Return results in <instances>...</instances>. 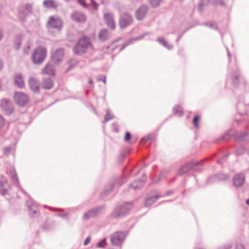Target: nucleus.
Returning <instances> with one entry per match:
<instances>
[{"instance_id":"62","label":"nucleus","mask_w":249,"mask_h":249,"mask_svg":"<svg viewBox=\"0 0 249 249\" xmlns=\"http://www.w3.org/2000/svg\"><path fill=\"white\" fill-rule=\"evenodd\" d=\"M20 42H18L16 43V48L17 49H18L20 47Z\"/></svg>"},{"instance_id":"57","label":"nucleus","mask_w":249,"mask_h":249,"mask_svg":"<svg viewBox=\"0 0 249 249\" xmlns=\"http://www.w3.org/2000/svg\"><path fill=\"white\" fill-rule=\"evenodd\" d=\"M167 173H168V171L167 170L162 171V172L161 173L160 177H164L165 174H166Z\"/></svg>"},{"instance_id":"28","label":"nucleus","mask_w":249,"mask_h":249,"mask_svg":"<svg viewBox=\"0 0 249 249\" xmlns=\"http://www.w3.org/2000/svg\"><path fill=\"white\" fill-rule=\"evenodd\" d=\"M53 85V81L51 78H44L42 88L45 89H51Z\"/></svg>"},{"instance_id":"27","label":"nucleus","mask_w":249,"mask_h":249,"mask_svg":"<svg viewBox=\"0 0 249 249\" xmlns=\"http://www.w3.org/2000/svg\"><path fill=\"white\" fill-rule=\"evenodd\" d=\"M7 182L6 178L2 175H0V195L4 196L6 194L7 190L2 188V187L7 183Z\"/></svg>"},{"instance_id":"51","label":"nucleus","mask_w":249,"mask_h":249,"mask_svg":"<svg viewBox=\"0 0 249 249\" xmlns=\"http://www.w3.org/2000/svg\"><path fill=\"white\" fill-rule=\"evenodd\" d=\"M235 249H245L244 246L241 244H237Z\"/></svg>"},{"instance_id":"42","label":"nucleus","mask_w":249,"mask_h":249,"mask_svg":"<svg viewBox=\"0 0 249 249\" xmlns=\"http://www.w3.org/2000/svg\"><path fill=\"white\" fill-rule=\"evenodd\" d=\"M161 0H150V2L153 7H156L160 5Z\"/></svg>"},{"instance_id":"2","label":"nucleus","mask_w":249,"mask_h":249,"mask_svg":"<svg viewBox=\"0 0 249 249\" xmlns=\"http://www.w3.org/2000/svg\"><path fill=\"white\" fill-rule=\"evenodd\" d=\"M92 47V44L89 37H81L73 47V53L76 55H81L85 54L88 49Z\"/></svg>"},{"instance_id":"37","label":"nucleus","mask_w":249,"mask_h":249,"mask_svg":"<svg viewBox=\"0 0 249 249\" xmlns=\"http://www.w3.org/2000/svg\"><path fill=\"white\" fill-rule=\"evenodd\" d=\"M204 24L205 26L208 27L212 29L217 30L218 29L216 23L214 22L205 23Z\"/></svg>"},{"instance_id":"50","label":"nucleus","mask_w":249,"mask_h":249,"mask_svg":"<svg viewBox=\"0 0 249 249\" xmlns=\"http://www.w3.org/2000/svg\"><path fill=\"white\" fill-rule=\"evenodd\" d=\"M126 180V178L124 176H123L122 177V178L118 181V183H119L120 185H122L123 184H124Z\"/></svg>"},{"instance_id":"53","label":"nucleus","mask_w":249,"mask_h":249,"mask_svg":"<svg viewBox=\"0 0 249 249\" xmlns=\"http://www.w3.org/2000/svg\"><path fill=\"white\" fill-rule=\"evenodd\" d=\"M90 241V237H89V236L87 237L85 239V241H84V245L85 246L87 245L89 243Z\"/></svg>"},{"instance_id":"35","label":"nucleus","mask_w":249,"mask_h":249,"mask_svg":"<svg viewBox=\"0 0 249 249\" xmlns=\"http://www.w3.org/2000/svg\"><path fill=\"white\" fill-rule=\"evenodd\" d=\"M114 118V115L112 114L110 111L109 109H107L106 111V114L105 116V120L104 122H107L110 120Z\"/></svg>"},{"instance_id":"13","label":"nucleus","mask_w":249,"mask_h":249,"mask_svg":"<svg viewBox=\"0 0 249 249\" xmlns=\"http://www.w3.org/2000/svg\"><path fill=\"white\" fill-rule=\"evenodd\" d=\"M240 77V71L237 68H236L235 70L230 73L229 78L231 81V84L234 87H236L239 84Z\"/></svg>"},{"instance_id":"24","label":"nucleus","mask_w":249,"mask_h":249,"mask_svg":"<svg viewBox=\"0 0 249 249\" xmlns=\"http://www.w3.org/2000/svg\"><path fill=\"white\" fill-rule=\"evenodd\" d=\"M147 8L145 5H142L136 11V18L138 20H142L144 17Z\"/></svg>"},{"instance_id":"3","label":"nucleus","mask_w":249,"mask_h":249,"mask_svg":"<svg viewBox=\"0 0 249 249\" xmlns=\"http://www.w3.org/2000/svg\"><path fill=\"white\" fill-rule=\"evenodd\" d=\"M47 56L46 49L41 46L36 48L32 55V60L35 64H41Z\"/></svg>"},{"instance_id":"29","label":"nucleus","mask_w":249,"mask_h":249,"mask_svg":"<svg viewBox=\"0 0 249 249\" xmlns=\"http://www.w3.org/2000/svg\"><path fill=\"white\" fill-rule=\"evenodd\" d=\"M43 6L49 9H55L57 7V4L53 0H44Z\"/></svg>"},{"instance_id":"43","label":"nucleus","mask_w":249,"mask_h":249,"mask_svg":"<svg viewBox=\"0 0 249 249\" xmlns=\"http://www.w3.org/2000/svg\"><path fill=\"white\" fill-rule=\"evenodd\" d=\"M199 119H200V117L199 116H195V117L194 118V119H193V124H194V126L196 128H197L199 126V124H198V121L199 120Z\"/></svg>"},{"instance_id":"52","label":"nucleus","mask_w":249,"mask_h":249,"mask_svg":"<svg viewBox=\"0 0 249 249\" xmlns=\"http://www.w3.org/2000/svg\"><path fill=\"white\" fill-rule=\"evenodd\" d=\"M98 80L106 82V77L105 75H100V77L98 78Z\"/></svg>"},{"instance_id":"19","label":"nucleus","mask_w":249,"mask_h":249,"mask_svg":"<svg viewBox=\"0 0 249 249\" xmlns=\"http://www.w3.org/2000/svg\"><path fill=\"white\" fill-rule=\"evenodd\" d=\"M245 181V176L243 173L236 174L233 178V183L235 187L243 186Z\"/></svg>"},{"instance_id":"40","label":"nucleus","mask_w":249,"mask_h":249,"mask_svg":"<svg viewBox=\"0 0 249 249\" xmlns=\"http://www.w3.org/2000/svg\"><path fill=\"white\" fill-rule=\"evenodd\" d=\"M106 238H104L97 243V247L100 248H103L106 246Z\"/></svg>"},{"instance_id":"64","label":"nucleus","mask_w":249,"mask_h":249,"mask_svg":"<svg viewBox=\"0 0 249 249\" xmlns=\"http://www.w3.org/2000/svg\"><path fill=\"white\" fill-rule=\"evenodd\" d=\"M3 62L1 60H0V70L2 69L3 68Z\"/></svg>"},{"instance_id":"9","label":"nucleus","mask_w":249,"mask_h":249,"mask_svg":"<svg viewBox=\"0 0 249 249\" xmlns=\"http://www.w3.org/2000/svg\"><path fill=\"white\" fill-rule=\"evenodd\" d=\"M14 99L15 103L20 107H25L29 102L28 94H15Z\"/></svg>"},{"instance_id":"4","label":"nucleus","mask_w":249,"mask_h":249,"mask_svg":"<svg viewBox=\"0 0 249 249\" xmlns=\"http://www.w3.org/2000/svg\"><path fill=\"white\" fill-rule=\"evenodd\" d=\"M126 234L125 232L116 231L111 235L110 240L111 244L116 246H121L123 244Z\"/></svg>"},{"instance_id":"10","label":"nucleus","mask_w":249,"mask_h":249,"mask_svg":"<svg viewBox=\"0 0 249 249\" xmlns=\"http://www.w3.org/2000/svg\"><path fill=\"white\" fill-rule=\"evenodd\" d=\"M203 162V161L200 162L191 161L187 164L183 165L182 167L179 169L178 172V175H182L183 174L186 173L191 168H193L194 170H196L195 168L196 166H199Z\"/></svg>"},{"instance_id":"14","label":"nucleus","mask_w":249,"mask_h":249,"mask_svg":"<svg viewBox=\"0 0 249 249\" xmlns=\"http://www.w3.org/2000/svg\"><path fill=\"white\" fill-rule=\"evenodd\" d=\"M27 204L30 212V214H31L33 216H36L39 215L38 204L36 202L30 199L27 201Z\"/></svg>"},{"instance_id":"30","label":"nucleus","mask_w":249,"mask_h":249,"mask_svg":"<svg viewBox=\"0 0 249 249\" xmlns=\"http://www.w3.org/2000/svg\"><path fill=\"white\" fill-rule=\"evenodd\" d=\"M114 185H115L114 183H110L107 185L106 186L104 190L101 193V196L103 197L106 196L108 195V194L112 190V189L114 188Z\"/></svg>"},{"instance_id":"61","label":"nucleus","mask_w":249,"mask_h":249,"mask_svg":"<svg viewBox=\"0 0 249 249\" xmlns=\"http://www.w3.org/2000/svg\"><path fill=\"white\" fill-rule=\"evenodd\" d=\"M49 209H50L51 210H55V211H63V209H54V208H51V207H49Z\"/></svg>"},{"instance_id":"48","label":"nucleus","mask_w":249,"mask_h":249,"mask_svg":"<svg viewBox=\"0 0 249 249\" xmlns=\"http://www.w3.org/2000/svg\"><path fill=\"white\" fill-rule=\"evenodd\" d=\"M90 1L92 8L94 10H97L99 6L98 3L94 0H90Z\"/></svg>"},{"instance_id":"58","label":"nucleus","mask_w":249,"mask_h":249,"mask_svg":"<svg viewBox=\"0 0 249 249\" xmlns=\"http://www.w3.org/2000/svg\"><path fill=\"white\" fill-rule=\"evenodd\" d=\"M173 193V190H169V191H168L166 192V195L167 196H170V195H171Z\"/></svg>"},{"instance_id":"32","label":"nucleus","mask_w":249,"mask_h":249,"mask_svg":"<svg viewBox=\"0 0 249 249\" xmlns=\"http://www.w3.org/2000/svg\"><path fill=\"white\" fill-rule=\"evenodd\" d=\"M157 41L168 50H171L173 48L172 45L169 44L163 37L158 38L157 39Z\"/></svg>"},{"instance_id":"15","label":"nucleus","mask_w":249,"mask_h":249,"mask_svg":"<svg viewBox=\"0 0 249 249\" xmlns=\"http://www.w3.org/2000/svg\"><path fill=\"white\" fill-rule=\"evenodd\" d=\"M104 19L107 25L111 30L116 28V24L114 19V15L112 13H106L104 15Z\"/></svg>"},{"instance_id":"47","label":"nucleus","mask_w":249,"mask_h":249,"mask_svg":"<svg viewBox=\"0 0 249 249\" xmlns=\"http://www.w3.org/2000/svg\"><path fill=\"white\" fill-rule=\"evenodd\" d=\"M13 146H10L8 147H6L3 149V153L5 155H8L9 153V152L11 151Z\"/></svg>"},{"instance_id":"39","label":"nucleus","mask_w":249,"mask_h":249,"mask_svg":"<svg viewBox=\"0 0 249 249\" xmlns=\"http://www.w3.org/2000/svg\"><path fill=\"white\" fill-rule=\"evenodd\" d=\"M154 135L152 134H149L145 137L142 138L141 140V142L144 143L147 141L153 139Z\"/></svg>"},{"instance_id":"18","label":"nucleus","mask_w":249,"mask_h":249,"mask_svg":"<svg viewBox=\"0 0 249 249\" xmlns=\"http://www.w3.org/2000/svg\"><path fill=\"white\" fill-rule=\"evenodd\" d=\"M64 53V50L59 48L56 50L52 55V60L55 64L60 63L63 58Z\"/></svg>"},{"instance_id":"17","label":"nucleus","mask_w":249,"mask_h":249,"mask_svg":"<svg viewBox=\"0 0 249 249\" xmlns=\"http://www.w3.org/2000/svg\"><path fill=\"white\" fill-rule=\"evenodd\" d=\"M10 178H11L13 182L15 184V185L17 187L18 189H20L21 191L26 194V192L25 191L22 189L21 185L19 183V181L17 174V173L14 168H11L10 171L8 172Z\"/></svg>"},{"instance_id":"46","label":"nucleus","mask_w":249,"mask_h":249,"mask_svg":"<svg viewBox=\"0 0 249 249\" xmlns=\"http://www.w3.org/2000/svg\"><path fill=\"white\" fill-rule=\"evenodd\" d=\"M78 3L83 6L85 8H87L89 7L88 4L86 2L85 0H77Z\"/></svg>"},{"instance_id":"41","label":"nucleus","mask_w":249,"mask_h":249,"mask_svg":"<svg viewBox=\"0 0 249 249\" xmlns=\"http://www.w3.org/2000/svg\"><path fill=\"white\" fill-rule=\"evenodd\" d=\"M211 4L213 5H225L223 0H211Z\"/></svg>"},{"instance_id":"45","label":"nucleus","mask_w":249,"mask_h":249,"mask_svg":"<svg viewBox=\"0 0 249 249\" xmlns=\"http://www.w3.org/2000/svg\"><path fill=\"white\" fill-rule=\"evenodd\" d=\"M232 245L231 244L229 243L226 245H224L220 246L218 249H231Z\"/></svg>"},{"instance_id":"56","label":"nucleus","mask_w":249,"mask_h":249,"mask_svg":"<svg viewBox=\"0 0 249 249\" xmlns=\"http://www.w3.org/2000/svg\"><path fill=\"white\" fill-rule=\"evenodd\" d=\"M57 215L61 217H66L68 216V213H59L57 214Z\"/></svg>"},{"instance_id":"12","label":"nucleus","mask_w":249,"mask_h":249,"mask_svg":"<svg viewBox=\"0 0 249 249\" xmlns=\"http://www.w3.org/2000/svg\"><path fill=\"white\" fill-rule=\"evenodd\" d=\"M48 24L50 27L60 31L62 27L63 22L61 19L57 17H51L48 19Z\"/></svg>"},{"instance_id":"22","label":"nucleus","mask_w":249,"mask_h":249,"mask_svg":"<svg viewBox=\"0 0 249 249\" xmlns=\"http://www.w3.org/2000/svg\"><path fill=\"white\" fill-rule=\"evenodd\" d=\"M148 34V33H145L141 36L129 39L126 42H125V43L123 45V46L120 48V51L123 50L127 46L134 43L135 41L143 39L144 36L147 35Z\"/></svg>"},{"instance_id":"26","label":"nucleus","mask_w":249,"mask_h":249,"mask_svg":"<svg viewBox=\"0 0 249 249\" xmlns=\"http://www.w3.org/2000/svg\"><path fill=\"white\" fill-rule=\"evenodd\" d=\"M42 72L50 76H53L55 74L53 66L49 64H47L42 70Z\"/></svg>"},{"instance_id":"60","label":"nucleus","mask_w":249,"mask_h":249,"mask_svg":"<svg viewBox=\"0 0 249 249\" xmlns=\"http://www.w3.org/2000/svg\"><path fill=\"white\" fill-rule=\"evenodd\" d=\"M72 69V67H71L70 65H69L68 68L66 70L65 72H68Z\"/></svg>"},{"instance_id":"31","label":"nucleus","mask_w":249,"mask_h":249,"mask_svg":"<svg viewBox=\"0 0 249 249\" xmlns=\"http://www.w3.org/2000/svg\"><path fill=\"white\" fill-rule=\"evenodd\" d=\"M160 197H161L160 196L156 195L147 198L145 202V206L146 207L151 206Z\"/></svg>"},{"instance_id":"20","label":"nucleus","mask_w":249,"mask_h":249,"mask_svg":"<svg viewBox=\"0 0 249 249\" xmlns=\"http://www.w3.org/2000/svg\"><path fill=\"white\" fill-rule=\"evenodd\" d=\"M30 89L35 92L39 91V84L37 80L34 77H30L28 81Z\"/></svg>"},{"instance_id":"7","label":"nucleus","mask_w":249,"mask_h":249,"mask_svg":"<svg viewBox=\"0 0 249 249\" xmlns=\"http://www.w3.org/2000/svg\"><path fill=\"white\" fill-rule=\"evenodd\" d=\"M0 107L1 109L7 115L12 114L14 111V107L11 101L7 99L1 100Z\"/></svg>"},{"instance_id":"59","label":"nucleus","mask_w":249,"mask_h":249,"mask_svg":"<svg viewBox=\"0 0 249 249\" xmlns=\"http://www.w3.org/2000/svg\"><path fill=\"white\" fill-rule=\"evenodd\" d=\"M86 106H87V107H89V106H90L92 108V109H93V110L94 111L95 113L97 114V113L96 112V111L95 110L94 108H93V107L89 103H87L86 104Z\"/></svg>"},{"instance_id":"23","label":"nucleus","mask_w":249,"mask_h":249,"mask_svg":"<svg viewBox=\"0 0 249 249\" xmlns=\"http://www.w3.org/2000/svg\"><path fill=\"white\" fill-rule=\"evenodd\" d=\"M14 84L20 89L24 87V82L23 79L22 75L20 73H17L14 76Z\"/></svg>"},{"instance_id":"44","label":"nucleus","mask_w":249,"mask_h":249,"mask_svg":"<svg viewBox=\"0 0 249 249\" xmlns=\"http://www.w3.org/2000/svg\"><path fill=\"white\" fill-rule=\"evenodd\" d=\"M78 63V61L75 59H71L69 60L68 62V64L70 65L71 67L73 68Z\"/></svg>"},{"instance_id":"34","label":"nucleus","mask_w":249,"mask_h":249,"mask_svg":"<svg viewBox=\"0 0 249 249\" xmlns=\"http://www.w3.org/2000/svg\"><path fill=\"white\" fill-rule=\"evenodd\" d=\"M211 0H201L198 5V9L200 12L203 10V6L211 4Z\"/></svg>"},{"instance_id":"38","label":"nucleus","mask_w":249,"mask_h":249,"mask_svg":"<svg viewBox=\"0 0 249 249\" xmlns=\"http://www.w3.org/2000/svg\"><path fill=\"white\" fill-rule=\"evenodd\" d=\"M245 150V148L244 146L241 145L238 147L235 151L236 154L238 156L241 155L244 153Z\"/></svg>"},{"instance_id":"16","label":"nucleus","mask_w":249,"mask_h":249,"mask_svg":"<svg viewBox=\"0 0 249 249\" xmlns=\"http://www.w3.org/2000/svg\"><path fill=\"white\" fill-rule=\"evenodd\" d=\"M71 18L72 20L76 22L83 23L85 22L87 18L83 12L79 11H75L71 14Z\"/></svg>"},{"instance_id":"11","label":"nucleus","mask_w":249,"mask_h":249,"mask_svg":"<svg viewBox=\"0 0 249 249\" xmlns=\"http://www.w3.org/2000/svg\"><path fill=\"white\" fill-rule=\"evenodd\" d=\"M132 22V17L128 13L122 14L119 19V25L121 28H125Z\"/></svg>"},{"instance_id":"63","label":"nucleus","mask_w":249,"mask_h":249,"mask_svg":"<svg viewBox=\"0 0 249 249\" xmlns=\"http://www.w3.org/2000/svg\"><path fill=\"white\" fill-rule=\"evenodd\" d=\"M184 32H183L182 33H181L180 36H178V37L177 38V39L176 40V42H178L179 40L180 39V38H181V37L182 36V35L183 34Z\"/></svg>"},{"instance_id":"54","label":"nucleus","mask_w":249,"mask_h":249,"mask_svg":"<svg viewBox=\"0 0 249 249\" xmlns=\"http://www.w3.org/2000/svg\"><path fill=\"white\" fill-rule=\"evenodd\" d=\"M3 124H4L3 119L2 117L1 116V115L0 114V130L2 128Z\"/></svg>"},{"instance_id":"8","label":"nucleus","mask_w":249,"mask_h":249,"mask_svg":"<svg viewBox=\"0 0 249 249\" xmlns=\"http://www.w3.org/2000/svg\"><path fill=\"white\" fill-rule=\"evenodd\" d=\"M32 11V5L31 4L27 3L19 9V17L21 20H24L25 18Z\"/></svg>"},{"instance_id":"21","label":"nucleus","mask_w":249,"mask_h":249,"mask_svg":"<svg viewBox=\"0 0 249 249\" xmlns=\"http://www.w3.org/2000/svg\"><path fill=\"white\" fill-rule=\"evenodd\" d=\"M146 181V177L144 176L141 179L135 180L133 181L130 184V186L134 190H136L142 188L144 184Z\"/></svg>"},{"instance_id":"55","label":"nucleus","mask_w":249,"mask_h":249,"mask_svg":"<svg viewBox=\"0 0 249 249\" xmlns=\"http://www.w3.org/2000/svg\"><path fill=\"white\" fill-rule=\"evenodd\" d=\"M226 50H227V54H228V58H229V62L230 63V62H231V54L230 53L228 48L226 47Z\"/></svg>"},{"instance_id":"33","label":"nucleus","mask_w":249,"mask_h":249,"mask_svg":"<svg viewBox=\"0 0 249 249\" xmlns=\"http://www.w3.org/2000/svg\"><path fill=\"white\" fill-rule=\"evenodd\" d=\"M173 113L177 116L181 117L183 115L184 112L181 107L176 106L173 108Z\"/></svg>"},{"instance_id":"36","label":"nucleus","mask_w":249,"mask_h":249,"mask_svg":"<svg viewBox=\"0 0 249 249\" xmlns=\"http://www.w3.org/2000/svg\"><path fill=\"white\" fill-rule=\"evenodd\" d=\"M216 180H225L229 178V176L227 174L220 173L216 176Z\"/></svg>"},{"instance_id":"49","label":"nucleus","mask_w":249,"mask_h":249,"mask_svg":"<svg viewBox=\"0 0 249 249\" xmlns=\"http://www.w3.org/2000/svg\"><path fill=\"white\" fill-rule=\"evenodd\" d=\"M131 136V134L129 132H126L124 137L125 141L128 142L130 140Z\"/></svg>"},{"instance_id":"25","label":"nucleus","mask_w":249,"mask_h":249,"mask_svg":"<svg viewBox=\"0 0 249 249\" xmlns=\"http://www.w3.org/2000/svg\"><path fill=\"white\" fill-rule=\"evenodd\" d=\"M110 37V34L107 29L101 30L99 34V38L102 41H105L108 40Z\"/></svg>"},{"instance_id":"1","label":"nucleus","mask_w":249,"mask_h":249,"mask_svg":"<svg viewBox=\"0 0 249 249\" xmlns=\"http://www.w3.org/2000/svg\"><path fill=\"white\" fill-rule=\"evenodd\" d=\"M132 207L131 202H125L116 206L111 213L108 216V218L119 219L124 216Z\"/></svg>"},{"instance_id":"6","label":"nucleus","mask_w":249,"mask_h":249,"mask_svg":"<svg viewBox=\"0 0 249 249\" xmlns=\"http://www.w3.org/2000/svg\"><path fill=\"white\" fill-rule=\"evenodd\" d=\"M248 133L247 132H243L241 134L237 136L235 131L233 129L229 130L227 133L224 134L221 139L223 141H228L230 138L235 136L236 141H243L245 140V138L248 136Z\"/></svg>"},{"instance_id":"5","label":"nucleus","mask_w":249,"mask_h":249,"mask_svg":"<svg viewBox=\"0 0 249 249\" xmlns=\"http://www.w3.org/2000/svg\"><path fill=\"white\" fill-rule=\"evenodd\" d=\"M105 209V206L103 205L91 209L84 213L83 219L84 220H87L90 218L94 217L100 213Z\"/></svg>"}]
</instances>
